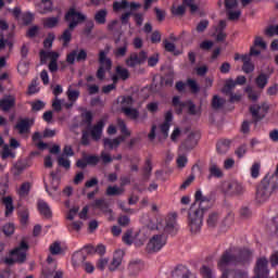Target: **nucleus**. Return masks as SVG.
I'll use <instances>...</instances> for the list:
<instances>
[{"instance_id":"nucleus-60","label":"nucleus","mask_w":278,"mask_h":278,"mask_svg":"<svg viewBox=\"0 0 278 278\" xmlns=\"http://www.w3.org/2000/svg\"><path fill=\"white\" fill-rule=\"evenodd\" d=\"M84 224L81 222H74L68 225V231H80Z\"/></svg>"},{"instance_id":"nucleus-37","label":"nucleus","mask_w":278,"mask_h":278,"mask_svg":"<svg viewBox=\"0 0 278 278\" xmlns=\"http://www.w3.org/2000/svg\"><path fill=\"white\" fill-rule=\"evenodd\" d=\"M38 210L42 216H46V218L51 217V207H49V204H47L45 200L38 201Z\"/></svg>"},{"instance_id":"nucleus-44","label":"nucleus","mask_w":278,"mask_h":278,"mask_svg":"<svg viewBox=\"0 0 278 278\" xmlns=\"http://www.w3.org/2000/svg\"><path fill=\"white\" fill-rule=\"evenodd\" d=\"M200 274L203 278H216V274L206 265H203L200 269Z\"/></svg>"},{"instance_id":"nucleus-38","label":"nucleus","mask_w":278,"mask_h":278,"mask_svg":"<svg viewBox=\"0 0 278 278\" xmlns=\"http://www.w3.org/2000/svg\"><path fill=\"white\" fill-rule=\"evenodd\" d=\"M268 79H270L269 75L260 74L255 79V84H256L257 88H261V90H264V88H266V86L268 84Z\"/></svg>"},{"instance_id":"nucleus-32","label":"nucleus","mask_w":278,"mask_h":278,"mask_svg":"<svg viewBox=\"0 0 278 278\" xmlns=\"http://www.w3.org/2000/svg\"><path fill=\"white\" fill-rule=\"evenodd\" d=\"M16 99L13 96H8L4 99L0 100V108L3 112H8L14 108Z\"/></svg>"},{"instance_id":"nucleus-53","label":"nucleus","mask_w":278,"mask_h":278,"mask_svg":"<svg viewBox=\"0 0 278 278\" xmlns=\"http://www.w3.org/2000/svg\"><path fill=\"white\" fill-rule=\"evenodd\" d=\"M117 127L121 129L123 136H131V132L127 129V125H125V121L117 119Z\"/></svg>"},{"instance_id":"nucleus-40","label":"nucleus","mask_w":278,"mask_h":278,"mask_svg":"<svg viewBox=\"0 0 278 278\" xmlns=\"http://www.w3.org/2000/svg\"><path fill=\"white\" fill-rule=\"evenodd\" d=\"M42 277L43 278H64V271L62 269H56L53 271H49V269H43L42 270Z\"/></svg>"},{"instance_id":"nucleus-57","label":"nucleus","mask_w":278,"mask_h":278,"mask_svg":"<svg viewBox=\"0 0 278 278\" xmlns=\"http://www.w3.org/2000/svg\"><path fill=\"white\" fill-rule=\"evenodd\" d=\"M173 105L174 108H177V113L181 114V111L184 110V108H186V103H181L179 101V97H174L173 98Z\"/></svg>"},{"instance_id":"nucleus-14","label":"nucleus","mask_w":278,"mask_h":278,"mask_svg":"<svg viewBox=\"0 0 278 278\" xmlns=\"http://www.w3.org/2000/svg\"><path fill=\"white\" fill-rule=\"evenodd\" d=\"M90 207L93 210H100L103 215L106 216L109 220H114V212L112 208H110V205H108V202L103 199L96 200L93 203L90 204Z\"/></svg>"},{"instance_id":"nucleus-18","label":"nucleus","mask_w":278,"mask_h":278,"mask_svg":"<svg viewBox=\"0 0 278 278\" xmlns=\"http://www.w3.org/2000/svg\"><path fill=\"white\" fill-rule=\"evenodd\" d=\"M268 258L266 256L260 257L256 261L255 275L257 278L268 277Z\"/></svg>"},{"instance_id":"nucleus-22","label":"nucleus","mask_w":278,"mask_h":278,"mask_svg":"<svg viewBox=\"0 0 278 278\" xmlns=\"http://www.w3.org/2000/svg\"><path fill=\"white\" fill-rule=\"evenodd\" d=\"M127 8H130V10H138V8H140V3H137V2L129 3L127 0H123L122 2L115 1L113 3L114 12H121V10H127Z\"/></svg>"},{"instance_id":"nucleus-11","label":"nucleus","mask_w":278,"mask_h":278,"mask_svg":"<svg viewBox=\"0 0 278 278\" xmlns=\"http://www.w3.org/2000/svg\"><path fill=\"white\" fill-rule=\"evenodd\" d=\"M65 20L70 22V29H75L79 23H84V21H86V15L75 10V8H72L65 15Z\"/></svg>"},{"instance_id":"nucleus-46","label":"nucleus","mask_w":278,"mask_h":278,"mask_svg":"<svg viewBox=\"0 0 278 278\" xmlns=\"http://www.w3.org/2000/svg\"><path fill=\"white\" fill-rule=\"evenodd\" d=\"M130 273H140L144 268V264L140 261H134L128 266Z\"/></svg>"},{"instance_id":"nucleus-4","label":"nucleus","mask_w":278,"mask_h":278,"mask_svg":"<svg viewBox=\"0 0 278 278\" xmlns=\"http://www.w3.org/2000/svg\"><path fill=\"white\" fill-rule=\"evenodd\" d=\"M149 229H157L159 231H165V233H175L177 231V214H169L164 219L159 217L156 224L150 222L148 224Z\"/></svg>"},{"instance_id":"nucleus-33","label":"nucleus","mask_w":278,"mask_h":278,"mask_svg":"<svg viewBox=\"0 0 278 278\" xmlns=\"http://www.w3.org/2000/svg\"><path fill=\"white\" fill-rule=\"evenodd\" d=\"M123 264V251L118 250L114 253L113 260L109 265V270L114 271Z\"/></svg>"},{"instance_id":"nucleus-8","label":"nucleus","mask_w":278,"mask_h":278,"mask_svg":"<svg viewBox=\"0 0 278 278\" xmlns=\"http://www.w3.org/2000/svg\"><path fill=\"white\" fill-rule=\"evenodd\" d=\"M45 188H46V191L48 192L49 197H52V199H55L62 194V192H60V189H59L60 188V178L58 176H55L54 173L50 174L49 182H47V180H45Z\"/></svg>"},{"instance_id":"nucleus-13","label":"nucleus","mask_w":278,"mask_h":278,"mask_svg":"<svg viewBox=\"0 0 278 278\" xmlns=\"http://www.w3.org/2000/svg\"><path fill=\"white\" fill-rule=\"evenodd\" d=\"M268 110H270V105L266 102L250 106V112L254 121H262V118H265L268 114Z\"/></svg>"},{"instance_id":"nucleus-51","label":"nucleus","mask_w":278,"mask_h":278,"mask_svg":"<svg viewBox=\"0 0 278 278\" xmlns=\"http://www.w3.org/2000/svg\"><path fill=\"white\" fill-rule=\"evenodd\" d=\"M218 213H211L207 218V225L208 227H216L218 224Z\"/></svg>"},{"instance_id":"nucleus-48","label":"nucleus","mask_w":278,"mask_h":278,"mask_svg":"<svg viewBox=\"0 0 278 278\" xmlns=\"http://www.w3.org/2000/svg\"><path fill=\"white\" fill-rule=\"evenodd\" d=\"M106 16H108V11L100 10L96 13L94 18H96V22L99 23V25H104Z\"/></svg>"},{"instance_id":"nucleus-24","label":"nucleus","mask_w":278,"mask_h":278,"mask_svg":"<svg viewBox=\"0 0 278 278\" xmlns=\"http://www.w3.org/2000/svg\"><path fill=\"white\" fill-rule=\"evenodd\" d=\"M208 179H212V177H215V179H222V177H224L223 169L214 161H211L208 165Z\"/></svg>"},{"instance_id":"nucleus-25","label":"nucleus","mask_w":278,"mask_h":278,"mask_svg":"<svg viewBox=\"0 0 278 278\" xmlns=\"http://www.w3.org/2000/svg\"><path fill=\"white\" fill-rule=\"evenodd\" d=\"M33 125L34 121L25 118L17 122L15 129H17L18 134H29V129Z\"/></svg>"},{"instance_id":"nucleus-52","label":"nucleus","mask_w":278,"mask_h":278,"mask_svg":"<svg viewBox=\"0 0 278 278\" xmlns=\"http://www.w3.org/2000/svg\"><path fill=\"white\" fill-rule=\"evenodd\" d=\"M59 166H62L63 168H71V160H68V156L61 155L58 159Z\"/></svg>"},{"instance_id":"nucleus-5","label":"nucleus","mask_w":278,"mask_h":278,"mask_svg":"<svg viewBox=\"0 0 278 278\" xmlns=\"http://www.w3.org/2000/svg\"><path fill=\"white\" fill-rule=\"evenodd\" d=\"M27 251H29V244L25 240L21 241L20 245L11 252V258H7L8 264H23L27 260Z\"/></svg>"},{"instance_id":"nucleus-1","label":"nucleus","mask_w":278,"mask_h":278,"mask_svg":"<svg viewBox=\"0 0 278 278\" xmlns=\"http://www.w3.org/2000/svg\"><path fill=\"white\" fill-rule=\"evenodd\" d=\"M253 257V252L247 248H230L226 250L217 262V268L222 271L220 278H248L247 271L228 269L229 266L247 264Z\"/></svg>"},{"instance_id":"nucleus-49","label":"nucleus","mask_w":278,"mask_h":278,"mask_svg":"<svg viewBox=\"0 0 278 278\" xmlns=\"http://www.w3.org/2000/svg\"><path fill=\"white\" fill-rule=\"evenodd\" d=\"M223 105H225V99L219 98L218 96H214L212 101L213 110H220Z\"/></svg>"},{"instance_id":"nucleus-2","label":"nucleus","mask_w":278,"mask_h":278,"mask_svg":"<svg viewBox=\"0 0 278 278\" xmlns=\"http://www.w3.org/2000/svg\"><path fill=\"white\" fill-rule=\"evenodd\" d=\"M194 203L191 205L188 215V226L191 233L201 231L203 227V214L207 212V208L212 205L210 199L203 195L201 190H198L194 194Z\"/></svg>"},{"instance_id":"nucleus-30","label":"nucleus","mask_w":278,"mask_h":278,"mask_svg":"<svg viewBox=\"0 0 278 278\" xmlns=\"http://www.w3.org/2000/svg\"><path fill=\"white\" fill-rule=\"evenodd\" d=\"M121 142H125V136H119L115 139H104V149H118Z\"/></svg>"},{"instance_id":"nucleus-20","label":"nucleus","mask_w":278,"mask_h":278,"mask_svg":"<svg viewBox=\"0 0 278 278\" xmlns=\"http://www.w3.org/2000/svg\"><path fill=\"white\" fill-rule=\"evenodd\" d=\"M251 55L252 54H236L235 60H241L243 62L242 71L243 73H253L255 71V65L251 63Z\"/></svg>"},{"instance_id":"nucleus-42","label":"nucleus","mask_w":278,"mask_h":278,"mask_svg":"<svg viewBox=\"0 0 278 278\" xmlns=\"http://www.w3.org/2000/svg\"><path fill=\"white\" fill-rule=\"evenodd\" d=\"M262 169V164L260 162H255L252 164L250 168V175L252 179H257L260 177V170Z\"/></svg>"},{"instance_id":"nucleus-21","label":"nucleus","mask_w":278,"mask_h":278,"mask_svg":"<svg viewBox=\"0 0 278 278\" xmlns=\"http://www.w3.org/2000/svg\"><path fill=\"white\" fill-rule=\"evenodd\" d=\"M66 96L70 102H65L63 104V108H66V110H71V108L75 105V102L77 101V99H79V90L73 89V87L70 86L66 91Z\"/></svg>"},{"instance_id":"nucleus-6","label":"nucleus","mask_w":278,"mask_h":278,"mask_svg":"<svg viewBox=\"0 0 278 278\" xmlns=\"http://www.w3.org/2000/svg\"><path fill=\"white\" fill-rule=\"evenodd\" d=\"M117 103H121L122 112L128 118L136 121V118L140 116V113L138 112V110L131 109V105H134V99H131V97H119L117 99Z\"/></svg>"},{"instance_id":"nucleus-62","label":"nucleus","mask_w":278,"mask_h":278,"mask_svg":"<svg viewBox=\"0 0 278 278\" xmlns=\"http://www.w3.org/2000/svg\"><path fill=\"white\" fill-rule=\"evenodd\" d=\"M22 21H23L24 25H30V23H34V14L24 13L22 16Z\"/></svg>"},{"instance_id":"nucleus-36","label":"nucleus","mask_w":278,"mask_h":278,"mask_svg":"<svg viewBox=\"0 0 278 278\" xmlns=\"http://www.w3.org/2000/svg\"><path fill=\"white\" fill-rule=\"evenodd\" d=\"M231 147V141L229 139H222L217 142V152L224 155L229 151Z\"/></svg>"},{"instance_id":"nucleus-61","label":"nucleus","mask_w":278,"mask_h":278,"mask_svg":"<svg viewBox=\"0 0 278 278\" xmlns=\"http://www.w3.org/2000/svg\"><path fill=\"white\" fill-rule=\"evenodd\" d=\"M17 71H18L20 75H27V73H29V64L20 63L17 65Z\"/></svg>"},{"instance_id":"nucleus-28","label":"nucleus","mask_w":278,"mask_h":278,"mask_svg":"<svg viewBox=\"0 0 278 278\" xmlns=\"http://www.w3.org/2000/svg\"><path fill=\"white\" fill-rule=\"evenodd\" d=\"M115 73L116 75L112 77L114 84H117L118 79H123V81L129 79V71L123 66H117Z\"/></svg>"},{"instance_id":"nucleus-17","label":"nucleus","mask_w":278,"mask_h":278,"mask_svg":"<svg viewBox=\"0 0 278 278\" xmlns=\"http://www.w3.org/2000/svg\"><path fill=\"white\" fill-rule=\"evenodd\" d=\"M244 84H247V77L244 76H238L236 80L227 79L222 92H224V94H231V91L236 86H244Z\"/></svg>"},{"instance_id":"nucleus-16","label":"nucleus","mask_w":278,"mask_h":278,"mask_svg":"<svg viewBox=\"0 0 278 278\" xmlns=\"http://www.w3.org/2000/svg\"><path fill=\"white\" fill-rule=\"evenodd\" d=\"M140 236V232H134V230H127L123 236V243L128 244V247H131L135 242V247H142L144 244V239H141L138 241V237Z\"/></svg>"},{"instance_id":"nucleus-55","label":"nucleus","mask_w":278,"mask_h":278,"mask_svg":"<svg viewBox=\"0 0 278 278\" xmlns=\"http://www.w3.org/2000/svg\"><path fill=\"white\" fill-rule=\"evenodd\" d=\"M187 86L190 88L191 92L197 93L199 92L200 88H199V84H197V80L189 78L187 80Z\"/></svg>"},{"instance_id":"nucleus-26","label":"nucleus","mask_w":278,"mask_h":278,"mask_svg":"<svg viewBox=\"0 0 278 278\" xmlns=\"http://www.w3.org/2000/svg\"><path fill=\"white\" fill-rule=\"evenodd\" d=\"M199 142V135L191 134L185 143L180 146L181 151H189V149H194V146Z\"/></svg>"},{"instance_id":"nucleus-31","label":"nucleus","mask_w":278,"mask_h":278,"mask_svg":"<svg viewBox=\"0 0 278 278\" xmlns=\"http://www.w3.org/2000/svg\"><path fill=\"white\" fill-rule=\"evenodd\" d=\"M257 47L260 49H266V41L262 37H255L254 39V46L250 49V55H260V50H257Z\"/></svg>"},{"instance_id":"nucleus-35","label":"nucleus","mask_w":278,"mask_h":278,"mask_svg":"<svg viewBox=\"0 0 278 278\" xmlns=\"http://www.w3.org/2000/svg\"><path fill=\"white\" fill-rule=\"evenodd\" d=\"M2 203L5 207V216H12L13 212H14V201L12 200V197H4L2 199Z\"/></svg>"},{"instance_id":"nucleus-50","label":"nucleus","mask_w":278,"mask_h":278,"mask_svg":"<svg viewBox=\"0 0 278 278\" xmlns=\"http://www.w3.org/2000/svg\"><path fill=\"white\" fill-rule=\"evenodd\" d=\"M50 253L51 255H62L63 250L60 242H54L50 245Z\"/></svg>"},{"instance_id":"nucleus-12","label":"nucleus","mask_w":278,"mask_h":278,"mask_svg":"<svg viewBox=\"0 0 278 278\" xmlns=\"http://www.w3.org/2000/svg\"><path fill=\"white\" fill-rule=\"evenodd\" d=\"M223 190L226 194H230L231 197H233L238 194H244L245 189L242 182L231 180L229 182L224 184Z\"/></svg>"},{"instance_id":"nucleus-41","label":"nucleus","mask_w":278,"mask_h":278,"mask_svg":"<svg viewBox=\"0 0 278 278\" xmlns=\"http://www.w3.org/2000/svg\"><path fill=\"white\" fill-rule=\"evenodd\" d=\"M86 262V255L84 252H75L72 256L73 266H79V264H84Z\"/></svg>"},{"instance_id":"nucleus-3","label":"nucleus","mask_w":278,"mask_h":278,"mask_svg":"<svg viewBox=\"0 0 278 278\" xmlns=\"http://www.w3.org/2000/svg\"><path fill=\"white\" fill-rule=\"evenodd\" d=\"M277 190L278 181L275 175H266L256 189V201L258 203H266Z\"/></svg>"},{"instance_id":"nucleus-15","label":"nucleus","mask_w":278,"mask_h":278,"mask_svg":"<svg viewBox=\"0 0 278 278\" xmlns=\"http://www.w3.org/2000/svg\"><path fill=\"white\" fill-rule=\"evenodd\" d=\"M186 5L190 8L191 12H197V10H199V7L194 4V0H184L181 5L172 8V14H174V16H184V14H186Z\"/></svg>"},{"instance_id":"nucleus-10","label":"nucleus","mask_w":278,"mask_h":278,"mask_svg":"<svg viewBox=\"0 0 278 278\" xmlns=\"http://www.w3.org/2000/svg\"><path fill=\"white\" fill-rule=\"evenodd\" d=\"M166 245V237L164 235H155L153 236L148 245V253H157V251H162V248Z\"/></svg>"},{"instance_id":"nucleus-56","label":"nucleus","mask_w":278,"mask_h":278,"mask_svg":"<svg viewBox=\"0 0 278 278\" xmlns=\"http://www.w3.org/2000/svg\"><path fill=\"white\" fill-rule=\"evenodd\" d=\"M245 92H248V97L251 99V101H257V99H260V92L253 90L251 87H248Z\"/></svg>"},{"instance_id":"nucleus-43","label":"nucleus","mask_w":278,"mask_h":278,"mask_svg":"<svg viewBox=\"0 0 278 278\" xmlns=\"http://www.w3.org/2000/svg\"><path fill=\"white\" fill-rule=\"evenodd\" d=\"M123 192H125V190L121 187H116V186H110L106 189V194L108 197H116L118 194H123Z\"/></svg>"},{"instance_id":"nucleus-19","label":"nucleus","mask_w":278,"mask_h":278,"mask_svg":"<svg viewBox=\"0 0 278 278\" xmlns=\"http://www.w3.org/2000/svg\"><path fill=\"white\" fill-rule=\"evenodd\" d=\"M147 61V52L141 51L139 54L138 53H132L130 56L126 60L127 66H130L134 68V66H138L140 64H144Z\"/></svg>"},{"instance_id":"nucleus-27","label":"nucleus","mask_w":278,"mask_h":278,"mask_svg":"<svg viewBox=\"0 0 278 278\" xmlns=\"http://www.w3.org/2000/svg\"><path fill=\"white\" fill-rule=\"evenodd\" d=\"M105 121H108V117L99 121L97 125L92 127L91 136L93 140H99L101 138V135L103 134V127H105Z\"/></svg>"},{"instance_id":"nucleus-64","label":"nucleus","mask_w":278,"mask_h":278,"mask_svg":"<svg viewBox=\"0 0 278 278\" xmlns=\"http://www.w3.org/2000/svg\"><path fill=\"white\" fill-rule=\"evenodd\" d=\"M269 263L273 267L278 266V250L271 253L269 257Z\"/></svg>"},{"instance_id":"nucleus-29","label":"nucleus","mask_w":278,"mask_h":278,"mask_svg":"<svg viewBox=\"0 0 278 278\" xmlns=\"http://www.w3.org/2000/svg\"><path fill=\"white\" fill-rule=\"evenodd\" d=\"M225 27H227V22L225 20H222L218 26L215 28V33L213 34V36H216L217 42H223V40L227 38V35L225 34V31H223Z\"/></svg>"},{"instance_id":"nucleus-23","label":"nucleus","mask_w":278,"mask_h":278,"mask_svg":"<svg viewBox=\"0 0 278 278\" xmlns=\"http://www.w3.org/2000/svg\"><path fill=\"white\" fill-rule=\"evenodd\" d=\"M170 123H173V112L165 113V121L160 125V131L163 138H168V131L170 129Z\"/></svg>"},{"instance_id":"nucleus-63","label":"nucleus","mask_w":278,"mask_h":278,"mask_svg":"<svg viewBox=\"0 0 278 278\" xmlns=\"http://www.w3.org/2000/svg\"><path fill=\"white\" fill-rule=\"evenodd\" d=\"M266 36H278V25L269 26L265 30Z\"/></svg>"},{"instance_id":"nucleus-7","label":"nucleus","mask_w":278,"mask_h":278,"mask_svg":"<svg viewBox=\"0 0 278 278\" xmlns=\"http://www.w3.org/2000/svg\"><path fill=\"white\" fill-rule=\"evenodd\" d=\"M39 55L41 64H47V61L50 60V63L48 65L50 73H55V71H58V58H60V53L55 51L41 50Z\"/></svg>"},{"instance_id":"nucleus-59","label":"nucleus","mask_w":278,"mask_h":278,"mask_svg":"<svg viewBox=\"0 0 278 278\" xmlns=\"http://www.w3.org/2000/svg\"><path fill=\"white\" fill-rule=\"evenodd\" d=\"M227 14H228L229 21H238V18H240V15H241L242 13L240 12V10H236V11H233V10H228V11H227Z\"/></svg>"},{"instance_id":"nucleus-58","label":"nucleus","mask_w":278,"mask_h":278,"mask_svg":"<svg viewBox=\"0 0 278 278\" xmlns=\"http://www.w3.org/2000/svg\"><path fill=\"white\" fill-rule=\"evenodd\" d=\"M36 92H40V87H38V80H33L28 87L29 94H36Z\"/></svg>"},{"instance_id":"nucleus-39","label":"nucleus","mask_w":278,"mask_h":278,"mask_svg":"<svg viewBox=\"0 0 278 278\" xmlns=\"http://www.w3.org/2000/svg\"><path fill=\"white\" fill-rule=\"evenodd\" d=\"M127 54V39L122 40V46L114 50L115 58H125Z\"/></svg>"},{"instance_id":"nucleus-9","label":"nucleus","mask_w":278,"mask_h":278,"mask_svg":"<svg viewBox=\"0 0 278 278\" xmlns=\"http://www.w3.org/2000/svg\"><path fill=\"white\" fill-rule=\"evenodd\" d=\"M99 64L100 67L97 72V77L102 80L105 79V73L112 71V60L108 59V53H105V51H100Z\"/></svg>"},{"instance_id":"nucleus-45","label":"nucleus","mask_w":278,"mask_h":278,"mask_svg":"<svg viewBox=\"0 0 278 278\" xmlns=\"http://www.w3.org/2000/svg\"><path fill=\"white\" fill-rule=\"evenodd\" d=\"M29 190H31V184L24 182L22 186L17 189V194L20 197H27L29 194Z\"/></svg>"},{"instance_id":"nucleus-54","label":"nucleus","mask_w":278,"mask_h":278,"mask_svg":"<svg viewBox=\"0 0 278 278\" xmlns=\"http://www.w3.org/2000/svg\"><path fill=\"white\" fill-rule=\"evenodd\" d=\"M123 156L122 155H117V157H113L110 155V153L108 152H102L101 153V160L104 164H110V162H112V160H121Z\"/></svg>"},{"instance_id":"nucleus-47","label":"nucleus","mask_w":278,"mask_h":278,"mask_svg":"<svg viewBox=\"0 0 278 278\" xmlns=\"http://www.w3.org/2000/svg\"><path fill=\"white\" fill-rule=\"evenodd\" d=\"M60 23L59 17H48L43 20V27H48V29H52V27H55Z\"/></svg>"},{"instance_id":"nucleus-34","label":"nucleus","mask_w":278,"mask_h":278,"mask_svg":"<svg viewBox=\"0 0 278 278\" xmlns=\"http://www.w3.org/2000/svg\"><path fill=\"white\" fill-rule=\"evenodd\" d=\"M37 10L39 14H49L53 10V2L51 0H42L41 3L38 4Z\"/></svg>"}]
</instances>
